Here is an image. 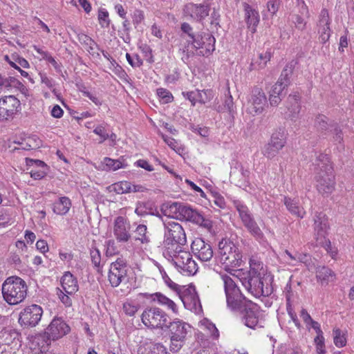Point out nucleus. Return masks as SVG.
Wrapping results in <instances>:
<instances>
[{
    "instance_id": "nucleus-28",
    "label": "nucleus",
    "mask_w": 354,
    "mask_h": 354,
    "mask_svg": "<svg viewBox=\"0 0 354 354\" xmlns=\"http://www.w3.org/2000/svg\"><path fill=\"white\" fill-rule=\"evenodd\" d=\"M149 296L153 301H157L160 305L166 307L169 310H171L173 313H178V308L175 302L162 293L156 292L152 295H149Z\"/></svg>"
},
{
    "instance_id": "nucleus-36",
    "label": "nucleus",
    "mask_w": 354,
    "mask_h": 354,
    "mask_svg": "<svg viewBox=\"0 0 354 354\" xmlns=\"http://www.w3.org/2000/svg\"><path fill=\"white\" fill-rule=\"evenodd\" d=\"M71 207V201H55L53 204V212L59 215L66 214Z\"/></svg>"
},
{
    "instance_id": "nucleus-24",
    "label": "nucleus",
    "mask_w": 354,
    "mask_h": 354,
    "mask_svg": "<svg viewBox=\"0 0 354 354\" xmlns=\"http://www.w3.org/2000/svg\"><path fill=\"white\" fill-rule=\"evenodd\" d=\"M243 6L245 11V19L248 28L252 33H254L257 30V26L260 21L259 12L252 8L247 3H243Z\"/></svg>"
},
{
    "instance_id": "nucleus-55",
    "label": "nucleus",
    "mask_w": 354,
    "mask_h": 354,
    "mask_svg": "<svg viewBox=\"0 0 354 354\" xmlns=\"http://www.w3.org/2000/svg\"><path fill=\"white\" fill-rule=\"evenodd\" d=\"M118 250L113 240L106 241V256H113L118 254Z\"/></svg>"
},
{
    "instance_id": "nucleus-60",
    "label": "nucleus",
    "mask_w": 354,
    "mask_h": 354,
    "mask_svg": "<svg viewBox=\"0 0 354 354\" xmlns=\"http://www.w3.org/2000/svg\"><path fill=\"white\" fill-rule=\"evenodd\" d=\"M279 0H270L267 3V10L272 15H274L279 10Z\"/></svg>"
},
{
    "instance_id": "nucleus-45",
    "label": "nucleus",
    "mask_w": 354,
    "mask_h": 354,
    "mask_svg": "<svg viewBox=\"0 0 354 354\" xmlns=\"http://www.w3.org/2000/svg\"><path fill=\"white\" fill-rule=\"evenodd\" d=\"M319 39L322 44H326L330 39L332 30L329 26L317 29Z\"/></svg>"
},
{
    "instance_id": "nucleus-44",
    "label": "nucleus",
    "mask_w": 354,
    "mask_h": 354,
    "mask_svg": "<svg viewBox=\"0 0 354 354\" xmlns=\"http://www.w3.org/2000/svg\"><path fill=\"white\" fill-rule=\"evenodd\" d=\"M316 243L317 245L323 247L333 259H335L337 254V250L335 248L332 247L331 243L329 239H326L323 241L322 240Z\"/></svg>"
},
{
    "instance_id": "nucleus-5",
    "label": "nucleus",
    "mask_w": 354,
    "mask_h": 354,
    "mask_svg": "<svg viewBox=\"0 0 354 354\" xmlns=\"http://www.w3.org/2000/svg\"><path fill=\"white\" fill-rule=\"evenodd\" d=\"M165 239L163 246L168 252L183 248L186 243V236L182 226L177 222H164Z\"/></svg>"
},
{
    "instance_id": "nucleus-19",
    "label": "nucleus",
    "mask_w": 354,
    "mask_h": 354,
    "mask_svg": "<svg viewBox=\"0 0 354 354\" xmlns=\"http://www.w3.org/2000/svg\"><path fill=\"white\" fill-rule=\"evenodd\" d=\"M192 250L201 261H208L213 257V250L210 244L202 239H196L192 243Z\"/></svg>"
},
{
    "instance_id": "nucleus-8",
    "label": "nucleus",
    "mask_w": 354,
    "mask_h": 354,
    "mask_svg": "<svg viewBox=\"0 0 354 354\" xmlns=\"http://www.w3.org/2000/svg\"><path fill=\"white\" fill-rule=\"evenodd\" d=\"M241 281L245 289L255 297H266L272 292L269 284H264V279L261 274H248Z\"/></svg>"
},
{
    "instance_id": "nucleus-4",
    "label": "nucleus",
    "mask_w": 354,
    "mask_h": 354,
    "mask_svg": "<svg viewBox=\"0 0 354 354\" xmlns=\"http://www.w3.org/2000/svg\"><path fill=\"white\" fill-rule=\"evenodd\" d=\"M221 279L224 283L227 307L233 311H243V308H247L251 301L245 299L230 277L223 274Z\"/></svg>"
},
{
    "instance_id": "nucleus-56",
    "label": "nucleus",
    "mask_w": 354,
    "mask_h": 354,
    "mask_svg": "<svg viewBox=\"0 0 354 354\" xmlns=\"http://www.w3.org/2000/svg\"><path fill=\"white\" fill-rule=\"evenodd\" d=\"M330 131L333 134L334 141L339 143L341 142L343 139L342 129L336 124H333Z\"/></svg>"
},
{
    "instance_id": "nucleus-61",
    "label": "nucleus",
    "mask_w": 354,
    "mask_h": 354,
    "mask_svg": "<svg viewBox=\"0 0 354 354\" xmlns=\"http://www.w3.org/2000/svg\"><path fill=\"white\" fill-rule=\"evenodd\" d=\"M183 342H184V339H179L178 338H175V337H171V344H170L171 351H174V352L178 351L183 346Z\"/></svg>"
},
{
    "instance_id": "nucleus-48",
    "label": "nucleus",
    "mask_w": 354,
    "mask_h": 354,
    "mask_svg": "<svg viewBox=\"0 0 354 354\" xmlns=\"http://www.w3.org/2000/svg\"><path fill=\"white\" fill-rule=\"evenodd\" d=\"M98 20L102 27H108L110 24L108 12L104 9H100L98 13Z\"/></svg>"
},
{
    "instance_id": "nucleus-34",
    "label": "nucleus",
    "mask_w": 354,
    "mask_h": 354,
    "mask_svg": "<svg viewBox=\"0 0 354 354\" xmlns=\"http://www.w3.org/2000/svg\"><path fill=\"white\" fill-rule=\"evenodd\" d=\"M179 211L177 219L196 220L198 216L196 212L194 211L189 207L182 205L180 203Z\"/></svg>"
},
{
    "instance_id": "nucleus-43",
    "label": "nucleus",
    "mask_w": 354,
    "mask_h": 354,
    "mask_svg": "<svg viewBox=\"0 0 354 354\" xmlns=\"http://www.w3.org/2000/svg\"><path fill=\"white\" fill-rule=\"evenodd\" d=\"M331 23V19L329 17L328 12L326 9H322L319 15V19L317 22V29L323 27L329 26Z\"/></svg>"
},
{
    "instance_id": "nucleus-52",
    "label": "nucleus",
    "mask_w": 354,
    "mask_h": 354,
    "mask_svg": "<svg viewBox=\"0 0 354 354\" xmlns=\"http://www.w3.org/2000/svg\"><path fill=\"white\" fill-rule=\"evenodd\" d=\"M292 21L298 30H304L306 29L307 22L301 16L298 15H293Z\"/></svg>"
},
{
    "instance_id": "nucleus-51",
    "label": "nucleus",
    "mask_w": 354,
    "mask_h": 354,
    "mask_svg": "<svg viewBox=\"0 0 354 354\" xmlns=\"http://www.w3.org/2000/svg\"><path fill=\"white\" fill-rule=\"evenodd\" d=\"M315 343L316 344V352L317 354H325L324 338L323 335L321 336H316L315 338Z\"/></svg>"
},
{
    "instance_id": "nucleus-1",
    "label": "nucleus",
    "mask_w": 354,
    "mask_h": 354,
    "mask_svg": "<svg viewBox=\"0 0 354 354\" xmlns=\"http://www.w3.org/2000/svg\"><path fill=\"white\" fill-rule=\"evenodd\" d=\"M317 188L322 197H328L335 187V176L329 157L326 154H319L315 160Z\"/></svg>"
},
{
    "instance_id": "nucleus-26",
    "label": "nucleus",
    "mask_w": 354,
    "mask_h": 354,
    "mask_svg": "<svg viewBox=\"0 0 354 354\" xmlns=\"http://www.w3.org/2000/svg\"><path fill=\"white\" fill-rule=\"evenodd\" d=\"M62 290L68 295H73L78 290L76 278L69 272H66L61 279Z\"/></svg>"
},
{
    "instance_id": "nucleus-7",
    "label": "nucleus",
    "mask_w": 354,
    "mask_h": 354,
    "mask_svg": "<svg viewBox=\"0 0 354 354\" xmlns=\"http://www.w3.org/2000/svg\"><path fill=\"white\" fill-rule=\"evenodd\" d=\"M141 319L145 326L151 328L163 329L169 323L167 314L156 307L146 308L142 313Z\"/></svg>"
},
{
    "instance_id": "nucleus-29",
    "label": "nucleus",
    "mask_w": 354,
    "mask_h": 354,
    "mask_svg": "<svg viewBox=\"0 0 354 354\" xmlns=\"http://www.w3.org/2000/svg\"><path fill=\"white\" fill-rule=\"evenodd\" d=\"M300 96L298 94L290 95L288 98V117L292 120L297 118L301 111Z\"/></svg>"
},
{
    "instance_id": "nucleus-16",
    "label": "nucleus",
    "mask_w": 354,
    "mask_h": 354,
    "mask_svg": "<svg viewBox=\"0 0 354 354\" xmlns=\"http://www.w3.org/2000/svg\"><path fill=\"white\" fill-rule=\"evenodd\" d=\"M286 143L285 136L283 132L276 131L272 133L270 142L266 145L263 149V154L272 158L276 156Z\"/></svg>"
},
{
    "instance_id": "nucleus-11",
    "label": "nucleus",
    "mask_w": 354,
    "mask_h": 354,
    "mask_svg": "<svg viewBox=\"0 0 354 354\" xmlns=\"http://www.w3.org/2000/svg\"><path fill=\"white\" fill-rule=\"evenodd\" d=\"M236 207L244 226L257 240L263 241V234L249 213L248 207L241 205H237Z\"/></svg>"
},
{
    "instance_id": "nucleus-13",
    "label": "nucleus",
    "mask_w": 354,
    "mask_h": 354,
    "mask_svg": "<svg viewBox=\"0 0 354 354\" xmlns=\"http://www.w3.org/2000/svg\"><path fill=\"white\" fill-rule=\"evenodd\" d=\"M131 225L127 218L124 216H118L113 222V232L115 239L119 243H127L131 237Z\"/></svg>"
},
{
    "instance_id": "nucleus-21",
    "label": "nucleus",
    "mask_w": 354,
    "mask_h": 354,
    "mask_svg": "<svg viewBox=\"0 0 354 354\" xmlns=\"http://www.w3.org/2000/svg\"><path fill=\"white\" fill-rule=\"evenodd\" d=\"M209 12V7L207 4L188 3L185 6L184 12L194 19L201 21Z\"/></svg>"
},
{
    "instance_id": "nucleus-50",
    "label": "nucleus",
    "mask_w": 354,
    "mask_h": 354,
    "mask_svg": "<svg viewBox=\"0 0 354 354\" xmlns=\"http://www.w3.org/2000/svg\"><path fill=\"white\" fill-rule=\"evenodd\" d=\"M203 325L205 327V328L209 331V335L214 339H217L219 336V333L218 329L216 328V326L209 322L208 320H205L203 322Z\"/></svg>"
},
{
    "instance_id": "nucleus-35",
    "label": "nucleus",
    "mask_w": 354,
    "mask_h": 354,
    "mask_svg": "<svg viewBox=\"0 0 354 354\" xmlns=\"http://www.w3.org/2000/svg\"><path fill=\"white\" fill-rule=\"evenodd\" d=\"M135 240L139 241L142 244H148L150 237L147 234V227L145 225H139L135 231Z\"/></svg>"
},
{
    "instance_id": "nucleus-31",
    "label": "nucleus",
    "mask_w": 354,
    "mask_h": 354,
    "mask_svg": "<svg viewBox=\"0 0 354 354\" xmlns=\"http://www.w3.org/2000/svg\"><path fill=\"white\" fill-rule=\"evenodd\" d=\"M180 203L165 202L161 206V211L165 216L170 218H178Z\"/></svg>"
},
{
    "instance_id": "nucleus-20",
    "label": "nucleus",
    "mask_w": 354,
    "mask_h": 354,
    "mask_svg": "<svg viewBox=\"0 0 354 354\" xmlns=\"http://www.w3.org/2000/svg\"><path fill=\"white\" fill-rule=\"evenodd\" d=\"M70 327L61 318H54L46 330V333L52 339H57L68 333Z\"/></svg>"
},
{
    "instance_id": "nucleus-58",
    "label": "nucleus",
    "mask_w": 354,
    "mask_h": 354,
    "mask_svg": "<svg viewBox=\"0 0 354 354\" xmlns=\"http://www.w3.org/2000/svg\"><path fill=\"white\" fill-rule=\"evenodd\" d=\"M126 57L128 62L132 67H140L143 64L142 60L139 57L138 55H135L133 57H131L130 54L127 53Z\"/></svg>"
},
{
    "instance_id": "nucleus-40",
    "label": "nucleus",
    "mask_w": 354,
    "mask_h": 354,
    "mask_svg": "<svg viewBox=\"0 0 354 354\" xmlns=\"http://www.w3.org/2000/svg\"><path fill=\"white\" fill-rule=\"evenodd\" d=\"M250 270L248 274H263V263L256 257L250 259Z\"/></svg>"
},
{
    "instance_id": "nucleus-63",
    "label": "nucleus",
    "mask_w": 354,
    "mask_h": 354,
    "mask_svg": "<svg viewBox=\"0 0 354 354\" xmlns=\"http://www.w3.org/2000/svg\"><path fill=\"white\" fill-rule=\"evenodd\" d=\"M48 170L45 169H31L30 171V176L35 180H41L46 176Z\"/></svg>"
},
{
    "instance_id": "nucleus-62",
    "label": "nucleus",
    "mask_w": 354,
    "mask_h": 354,
    "mask_svg": "<svg viewBox=\"0 0 354 354\" xmlns=\"http://www.w3.org/2000/svg\"><path fill=\"white\" fill-rule=\"evenodd\" d=\"M93 132L100 136L101 138V140L100 141V143H102L104 140L109 138V135L106 132L105 128L102 127V125H99L96 127Z\"/></svg>"
},
{
    "instance_id": "nucleus-41",
    "label": "nucleus",
    "mask_w": 354,
    "mask_h": 354,
    "mask_svg": "<svg viewBox=\"0 0 354 354\" xmlns=\"http://www.w3.org/2000/svg\"><path fill=\"white\" fill-rule=\"evenodd\" d=\"M104 165V169L109 171H116L118 169L124 168L126 165L119 160H113L110 158H105L103 160Z\"/></svg>"
},
{
    "instance_id": "nucleus-54",
    "label": "nucleus",
    "mask_w": 354,
    "mask_h": 354,
    "mask_svg": "<svg viewBox=\"0 0 354 354\" xmlns=\"http://www.w3.org/2000/svg\"><path fill=\"white\" fill-rule=\"evenodd\" d=\"M91 258L94 266L100 268L101 262V254L98 249L93 248L91 250Z\"/></svg>"
},
{
    "instance_id": "nucleus-3",
    "label": "nucleus",
    "mask_w": 354,
    "mask_h": 354,
    "mask_svg": "<svg viewBox=\"0 0 354 354\" xmlns=\"http://www.w3.org/2000/svg\"><path fill=\"white\" fill-rule=\"evenodd\" d=\"M216 258L225 269L239 267L242 262V255L238 247L232 241L226 239L219 241Z\"/></svg>"
},
{
    "instance_id": "nucleus-10",
    "label": "nucleus",
    "mask_w": 354,
    "mask_h": 354,
    "mask_svg": "<svg viewBox=\"0 0 354 354\" xmlns=\"http://www.w3.org/2000/svg\"><path fill=\"white\" fill-rule=\"evenodd\" d=\"M42 313V308L39 306L32 304L26 307L20 313L19 322L24 326L34 327L40 321Z\"/></svg>"
},
{
    "instance_id": "nucleus-23",
    "label": "nucleus",
    "mask_w": 354,
    "mask_h": 354,
    "mask_svg": "<svg viewBox=\"0 0 354 354\" xmlns=\"http://www.w3.org/2000/svg\"><path fill=\"white\" fill-rule=\"evenodd\" d=\"M184 96L194 105L196 102L205 104L209 102L214 97L213 91L211 89L195 90L186 93H183Z\"/></svg>"
},
{
    "instance_id": "nucleus-49",
    "label": "nucleus",
    "mask_w": 354,
    "mask_h": 354,
    "mask_svg": "<svg viewBox=\"0 0 354 354\" xmlns=\"http://www.w3.org/2000/svg\"><path fill=\"white\" fill-rule=\"evenodd\" d=\"M157 94L163 103H168L172 101L173 96L171 93L165 88H158Z\"/></svg>"
},
{
    "instance_id": "nucleus-27",
    "label": "nucleus",
    "mask_w": 354,
    "mask_h": 354,
    "mask_svg": "<svg viewBox=\"0 0 354 354\" xmlns=\"http://www.w3.org/2000/svg\"><path fill=\"white\" fill-rule=\"evenodd\" d=\"M138 354H167L166 348L160 344L143 342L138 348Z\"/></svg>"
},
{
    "instance_id": "nucleus-57",
    "label": "nucleus",
    "mask_w": 354,
    "mask_h": 354,
    "mask_svg": "<svg viewBox=\"0 0 354 354\" xmlns=\"http://www.w3.org/2000/svg\"><path fill=\"white\" fill-rule=\"evenodd\" d=\"M26 162L28 165L35 167L38 169L48 170L47 165L41 160L26 158Z\"/></svg>"
},
{
    "instance_id": "nucleus-30",
    "label": "nucleus",
    "mask_w": 354,
    "mask_h": 354,
    "mask_svg": "<svg viewBox=\"0 0 354 354\" xmlns=\"http://www.w3.org/2000/svg\"><path fill=\"white\" fill-rule=\"evenodd\" d=\"M113 189L118 194H122L129 192H143L145 188L140 185H131L127 181H122L112 185Z\"/></svg>"
},
{
    "instance_id": "nucleus-42",
    "label": "nucleus",
    "mask_w": 354,
    "mask_h": 354,
    "mask_svg": "<svg viewBox=\"0 0 354 354\" xmlns=\"http://www.w3.org/2000/svg\"><path fill=\"white\" fill-rule=\"evenodd\" d=\"M333 342L336 346L341 348L346 344L345 333L339 328L333 329Z\"/></svg>"
},
{
    "instance_id": "nucleus-33",
    "label": "nucleus",
    "mask_w": 354,
    "mask_h": 354,
    "mask_svg": "<svg viewBox=\"0 0 354 354\" xmlns=\"http://www.w3.org/2000/svg\"><path fill=\"white\" fill-rule=\"evenodd\" d=\"M293 66L291 64H287L283 69L281 75L277 82L286 88L290 84V77L293 73Z\"/></svg>"
},
{
    "instance_id": "nucleus-64",
    "label": "nucleus",
    "mask_w": 354,
    "mask_h": 354,
    "mask_svg": "<svg viewBox=\"0 0 354 354\" xmlns=\"http://www.w3.org/2000/svg\"><path fill=\"white\" fill-rule=\"evenodd\" d=\"M138 306H135L131 303H125L123 305V310L124 313L129 315L133 316L138 311Z\"/></svg>"
},
{
    "instance_id": "nucleus-32",
    "label": "nucleus",
    "mask_w": 354,
    "mask_h": 354,
    "mask_svg": "<svg viewBox=\"0 0 354 354\" xmlns=\"http://www.w3.org/2000/svg\"><path fill=\"white\" fill-rule=\"evenodd\" d=\"M271 58V53L266 52L265 53H261L259 55L257 59L252 60L250 64V70H260L264 68Z\"/></svg>"
},
{
    "instance_id": "nucleus-14",
    "label": "nucleus",
    "mask_w": 354,
    "mask_h": 354,
    "mask_svg": "<svg viewBox=\"0 0 354 354\" xmlns=\"http://www.w3.org/2000/svg\"><path fill=\"white\" fill-rule=\"evenodd\" d=\"M20 101L13 95L4 96L0 99V120L12 118L20 107Z\"/></svg>"
},
{
    "instance_id": "nucleus-6",
    "label": "nucleus",
    "mask_w": 354,
    "mask_h": 354,
    "mask_svg": "<svg viewBox=\"0 0 354 354\" xmlns=\"http://www.w3.org/2000/svg\"><path fill=\"white\" fill-rule=\"evenodd\" d=\"M172 258L174 264L178 270L184 275H194L198 270L197 264L192 259V254L183 248L174 250L168 252Z\"/></svg>"
},
{
    "instance_id": "nucleus-9",
    "label": "nucleus",
    "mask_w": 354,
    "mask_h": 354,
    "mask_svg": "<svg viewBox=\"0 0 354 354\" xmlns=\"http://www.w3.org/2000/svg\"><path fill=\"white\" fill-rule=\"evenodd\" d=\"M127 273V262L122 258H118L111 263L109 272V281L113 287H118L126 278Z\"/></svg>"
},
{
    "instance_id": "nucleus-53",
    "label": "nucleus",
    "mask_w": 354,
    "mask_h": 354,
    "mask_svg": "<svg viewBox=\"0 0 354 354\" xmlns=\"http://www.w3.org/2000/svg\"><path fill=\"white\" fill-rule=\"evenodd\" d=\"M57 295L59 299L66 307H71L72 306L73 302L71 298L70 297L71 295L66 294L62 290H59Z\"/></svg>"
},
{
    "instance_id": "nucleus-38",
    "label": "nucleus",
    "mask_w": 354,
    "mask_h": 354,
    "mask_svg": "<svg viewBox=\"0 0 354 354\" xmlns=\"http://www.w3.org/2000/svg\"><path fill=\"white\" fill-rule=\"evenodd\" d=\"M333 124L328 123V119L324 115H318L315 120V126L318 131H326L330 129Z\"/></svg>"
},
{
    "instance_id": "nucleus-2",
    "label": "nucleus",
    "mask_w": 354,
    "mask_h": 354,
    "mask_svg": "<svg viewBox=\"0 0 354 354\" xmlns=\"http://www.w3.org/2000/svg\"><path fill=\"white\" fill-rule=\"evenodd\" d=\"M27 290L26 282L17 276L8 277L1 286L3 298L9 305H17L22 302L26 297Z\"/></svg>"
},
{
    "instance_id": "nucleus-17",
    "label": "nucleus",
    "mask_w": 354,
    "mask_h": 354,
    "mask_svg": "<svg viewBox=\"0 0 354 354\" xmlns=\"http://www.w3.org/2000/svg\"><path fill=\"white\" fill-rule=\"evenodd\" d=\"M329 228L328 219L326 214L317 213L314 218V236L316 242L326 239Z\"/></svg>"
},
{
    "instance_id": "nucleus-46",
    "label": "nucleus",
    "mask_w": 354,
    "mask_h": 354,
    "mask_svg": "<svg viewBox=\"0 0 354 354\" xmlns=\"http://www.w3.org/2000/svg\"><path fill=\"white\" fill-rule=\"evenodd\" d=\"M218 111L228 112L231 113L234 111V102L231 95L225 97V100L222 106H219L218 108Z\"/></svg>"
},
{
    "instance_id": "nucleus-47",
    "label": "nucleus",
    "mask_w": 354,
    "mask_h": 354,
    "mask_svg": "<svg viewBox=\"0 0 354 354\" xmlns=\"http://www.w3.org/2000/svg\"><path fill=\"white\" fill-rule=\"evenodd\" d=\"M286 301H287V311H288V315H290L291 319L293 321V322L295 323V326L298 328H301V324L297 319V317L296 315V314L295 313V312L293 311V309L291 307V305H290V297L288 294L286 295Z\"/></svg>"
},
{
    "instance_id": "nucleus-59",
    "label": "nucleus",
    "mask_w": 354,
    "mask_h": 354,
    "mask_svg": "<svg viewBox=\"0 0 354 354\" xmlns=\"http://www.w3.org/2000/svg\"><path fill=\"white\" fill-rule=\"evenodd\" d=\"M285 88L286 87L284 86L277 82L272 86L270 94L283 97L286 95V93H283Z\"/></svg>"
},
{
    "instance_id": "nucleus-25",
    "label": "nucleus",
    "mask_w": 354,
    "mask_h": 354,
    "mask_svg": "<svg viewBox=\"0 0 354 354\" xmlns=\"http://www.w3.org/2000/svg\"><path fill=\"white\" fill-rule=\"evenodd\" d=\"M167 328H169L171 337L185 340L190 326L181 320H176L169 322Z\"/></svg>"
},
{
    "instance_id": "nucleus-22",
    "label": "nucleus",
    "mask_w": 354,
    "mask_h": 354,
    "mask_svg": "<svg viewBox=\"0 0 354 354\" xmlns=\"http://www.w3.org/2000/svg\"><path fill=\"white\" fill-rule=\"evenodd\" d=\"M206 38L209 39V43L207 42V44H204V43H201V40H203L202 38V33L201 34H197L196 35L194 38H192L191 40H188L189 42H191L193 48L195 50L197 49H202L201 51V53L203 55H205L207 53H209L210 52H212L214 50V44H215V39L214 37L209 33L207 32L206 34Z\"/></svg>"
},
{
    "instance_id": "nucleus-39",
    "label": "nucleus",
    "mask_w": 354,
    "mask_h": 354,
    "mask_svg": "<svg viewBox=\"0 0 354 354\" xmlns=\"http://www.w3.org/2000/svg\"><path fill=\"white\" fill-rule=\"evenodd\" d=\"M316 274L317 278L322 281H333L334 278L333 271L325 266L317 268Z\"/></svg>"
},
{
    "instance_id": "nucleus-15",
    "label": "nucleus",
    "mask_w": 354,
    "mask_h": 354,
    "mask_svg": "<svg viewBox=\"0 0 354 354\" xmlns=\"http://www.w3.org/2000/svg\"><path fill=\"white\" fill-rule=\"evenodd\" d=\"M266 102L265 93L261 88H255L248 103V113L252 115L260 114L263 111Z\"/></svg>"
},
{
    "instance_id": "nucleus-12",
    "label": "nucleus",
    "mask_w": 354,
    "mask_h": 354,
    "mask_svg": "<svg viewBox=\"0 0 354 354\" xmlns=\"http://www.w3.org/2000/svg\"><path fill=\"white\" fill-rule=\"evenodd\" d=\"M245 312L244 315V323L248 328L256 329L262 328L264 324L263 314L259 310L258 306L254 303H249L247 308H243Z\"/></svg>"
},
{
    "instance_id": "nucleus-37",
    "label": "nucleus",
    "mask_w": 354,
    "mask_h": 354,
    "mask_svg": "<svg viewBox=\"0 0 354 354\" xmlns=\"http://www.w3.org/2000/svg\"><path fill=\"white\" fill-rule=\"evenodd\" d=\"M285 205L292 214L300 218H303L304 216L305 211L304 208L299 205L298 201H285Z\"/></svg>"
},
{
    "instance_id": "nucleus-18",
    "label": "nucleus",
    "mask_w": 354,
    "mask_h": 354,
    "mask_svg": "<svg viewBox=\"0 0 354 354\" xmlns=\"http://www.w3.org/2000/svg\"><path fill=\"white\" fill-rule=\"evenodd\" d=\"M184 306L189 310L198 314L202 311V306L194 288L187 289L180 296Z\"/></svg>"
}]
</instances>
